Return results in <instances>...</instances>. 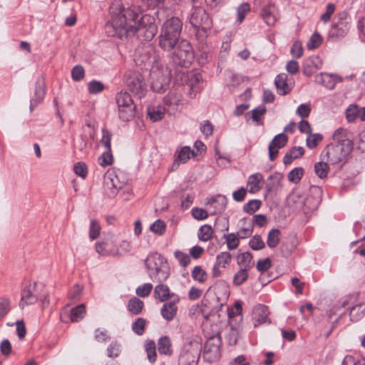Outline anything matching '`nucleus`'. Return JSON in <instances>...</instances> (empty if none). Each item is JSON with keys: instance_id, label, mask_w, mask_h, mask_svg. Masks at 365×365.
Segmentation results:
<instances>
[{"instance_id": "obj_30", "label": "nucleus", "mask_w": 365, "mask_h": 365, "mask_svg": "<svg viewBox=\"0 0 365 365\" xmlns=\"http://www.w3.org/2000/svg\"><path fill=\"white\" fill-rule=\"evenodd\" d=\"M119 118L123 121H129L135 116V106L130 104L125 107L118 108Z\"/></svg>"}, {"instance_id": "obj_56", "label": "nucleus", "mask_w": 365, "mask_h": 365, "mask_svg": "<svg viewBox=\"0 0 365 365\" xmlns=\"http://www.w3.org/2000/svg\"><path fill=\"white\" fill-rule=\"evenodd\" d=\"M146 321L143 318H138L132 325L133 331L138 335H142L145 330Z\"/></svg>"}, {"instance_id": "obj_28", "label": "nucleus", "mask_w": 365, "mask_h": 365, "mask_svg": "<svg viewBox=\"0 0 365 365\" xmlns=\"http://www.w3.org/2000/svg\"><path fill=\"white\" fill-rule=\"evenodd\" d=\"M237 262L245 269H250L255 264L252 260V255L250 252H243L237 255Z\"/></svg>"}, {"instance_id": "obj_64", "label": "nucleus", "mask_w": 365, "mask_h": 365, "mask_svg": "<svg viewBox=\"0 0 365 365\" xmlns=\"http://www.w3.org/2000/svg\"><path fill=\"white\" fill-rule=\"evenodd\" d=\"M164 103L167 106L178 105L180 102V96L175 92H170L164 97Z\"/></svg>"}, {"instance_id": "obj_25", "label": "nucleus", "mask_w": 365, "mask_h": 365, "mask_svg": "<svg viewBox=\"0 0 365 365\" xmlns=\"http://www.w3.org/2000/svg\"><path fill=\"white\" fill-rule=\"evenodd\" d=\"M263 175L259 173L251 175L247 180L249 192L252 194L259 192L262 188L261 183L263 182Z\"/></svg>"}, {"instance_id": "obj_4", "label": "nucleus", "mask_w": 365, "mask_h": 365, "mask_svg": "<svg viewBox=\"0 0 365 365\" xmlns=\"http://www.w3.org/2000/svg\"><path fill=\"white\" fill-rule=\"evenodd\" d=\"M351 150L349 140H339L327 146L322 154L323 160H327L330 164H337L342 161Z\"/></svg>"}, {"instance_id": "obj_47", "label": "nucleus", "mask_w": 365, "mask_h": 365, "mask_svg": "<svg viewBox=\"0 0 365 365\" xmlns=\"http://www.w3.org/2000/svg\"><path fill=\"white\" fill-rule=\"evenodd\" d=\"M11 310V301L6 297H0V319L6 316Z\"/></svg>"}, {"instance_id": "obj_55", "label": "nucleus", "mask_w": 365, "mask_h": 365, "mask_svg": "<svg viewBox=\"0 0 365 365\" xmlns=\"http://www.w3.org/2000/svg\"><path fill=\"white\" fill-rule=\"evenodd\" d=\"M44 90L41 86H38L36 88V97L31 100L30 108L32 110L34 107H36L44 97Z\"/></svg>"}, {"instance_id": "obj_37", "label": "nucleus", "mask_w": 365, "mask_h": 365, "mask_svg": "<svg viewBox=\"0 0 365 365\" xmlns=\"http://www.w3.org/2000/svg\"><path fill=\"white\" fill-rule=\"evenodd\" d=\"M281 232L278 229H272L269 232L267 244L269 247L274 248L276 247L280 240Z\"/></svg>"}, {"instance_id": "obj_34", "label": "nucleus", "mask_w": 365, "mask_h": 365, "mask_svg": "<svg viewBox=\"0 0 365 365\" xmlns=\"http://www.w3.org/2000/svg\"><path fill=\"white\" fill-rule=\"evenodd\" d=\"M115 99L118 108H123L130 104H134L130 95L126 91H120L118 93Z\"/></svg>"}, {"instance_id": "obj_62", "label": "nucleus", "mask_w": 365, "mask_h": 365, "mask_svg": "<svg viewBox=\"0 0 365 365\" xmlns=\"http://www.w3.org/2000/svg\"><path fill=\"white\" fill-rule=\"evenodd\" d=\"M192 216L194 219L197 220H203L207 218L208 213L207 212L200 207H194L191 210Z\"/></svg>"}, {"instance_id": "obj_1", "label": "nucleus", "mask_w": 365, "mask_h": 365, "mask_svg": "<svg viewBox=\"0 0 365 365\" xmlns=\"http://www.w3.org/2000/svg\"><path fill=\"white\" fill-rule=\"evenodd\" d=\"M110 21L106 25V32L110 36L123 38L138 34L139 38L149 41L157 33L154 17L145 14L139 19L140 9L138 6L125 9L119 4L110 8Z\"/></svg>"}, {"instance_id": "obj_18", "label": "nucleus", "mask_w": 365, "mask_h": 365, "mask_svg": "<svg viewBox=\"0 0 365 365\" xmlns=\"http://www.w3.org/2000/svg\"><path fill=\"white\" fill-rule=\"evenodd\" d=\"M35 284H29L21 291L19 307L24 309L26 306L34 304L37 302V297L34 294Z\"/></svg>"}, {"instance_id": "obj_38", "label": "nucleus", "mask_w": 365, "mask_h": 365, "mask_svg": "<svg viewBox=\"0 0 365 365\" xmlns=\"http://www.w3.org/2000/svg\"><path fill=\"white\" fill-rule=\"evenodd\" d=\"M232 255L229 252H222L216 256L215 263L222 268L227 267L231 262Z\"/></svg>"}, {"instance_id": "obj_59", "label": "nucleus", "mask_w": 365, "mask_h": 365, "mask_svg": "<svg viewBox=\"0 0 365 365\" xmlns=\"http://www.w3.org/2000/svg\"><path fill=\"white\" fill-rule=\"evenodd\" d=\"M323 137L321 134H310L307 138V145L309 148H314L322 141Z\"/></svg>"}, {"instance_id": "obj_53", "label": "nucleus", "mask_w": 365, "mask_h": 365, "mask_svg": "<svg viewBox=\"0 0 365 365\" xmlns=\"http://www.w3.org/2000/svg\"><path fill=\"white\" fill-rule=\"evenodd\" d=\"M101 232V226L98 221L93 220L91 222L89 229V237L91 240H96L98 237Z\"/></svg>"}, {"instance_id": "obj_21", "label": "nucleus", "mask_w": 365, "mask_h": 365, "mask_svg": "<svg viewBox=\"0 0 365 365\" xmlns=\"http://www.w3.org/2000/svg\"><path fill=\"white\" fill-rule=\"evenodd\" d=\"M178 299L175 301L165 302L160 310V314L163 318L168 322L172 321L176 316L178 312V306L176 303Z\"/></svg>"}, {"instance_id": "obj_44", "label": "nucleus", "mask_w": 365, "mask_h": 365, "mask_svg": "<svg viewBox=\"0 0 365 365\" xmlns=\"http://www.w3.org/2000/svg\"><path fill=\"white\" fill-rule=\"evenodd\" d=\"M262 205L259 200H251L243 206V210L248 214H252L258 210Z\"/></svg>"}, {"instance_id": "obj_61", "label": "nucleus", "mask_w": 365, "mask_h": 365, "mask_svg": "<svg viewBox=\"0 0 365 365\" xmlns=\"http://www.w3.org/2000/svg\"><path fill=\"white\" fill-rule=\"evenodd\" d=\"M250 246L254 250H259L264 247V242L259 235L254 236L249 242Z\"/></svg>"}, {"instance_id": "obj_58", "label": "nucleus", "mask_w": 365, "mask_h": 365, "mask_svg": "<svg viewBox=\"0 0 365 365\" xmlns=\"http://www.w3.org/2000/svg\"><path fill=\"white\" fill-rule=\"evenodd\" d=\"M250 6L248 3H243L237 8V21L241 23L245 19V16L250 12Z\"/></svg>"}, {"instance_id": "obj_16", "label": "nucleus", "mask_w": 365, "mask_h": 365, "mask_svg": "<svg viewBox=\"0 0 365 365\" xmlns=\"http://www.w3.org/2000/svg\"><path fill=\"white\" fill-rule=\"evenodd\" d=\"M288 140L287 136L280 133L274 136L269 145V157L271 161L274 160L279 153V149L285 146Z\"/></svg>"}, {"instance_id": "obj_41", "label": "nucleus", "mask_w": 365, "mask_h": 365, "mask_svg": "<svg viewBox=\"0 0 365 365\" xmlns=\"http://www.w3.org/2000/svg\"><path fill=\"white\" fill-rule=\"evenodd\" d=\"M192 277L199 283H204L207 278V272L200 266H195L192 271Z\"/></svg>"}, {"instance_id": "obj_40", "label": "nucleus", "mask_w": 365, "mask_h": 365, "mask_svg": "<svg viewBox=\"0 0 365 365\" xmlns=\"http://www.w3.org/2000/svg\"><path fill=\"white\" fill-rule=\"evenodd\" d=\"M223 238L225 240V242L229 250H232L238 247L240 244V238L237 234L230 233L224 235Z\"/></svg>"}, {"instance_id": "obj_20", "label": "nucleus", "mask_w": 365, "mask_h": 365, "mask_svg": "<svg viewBox=\"0 0 365 365\" xmlns=\"http://www.w3.org/2000/svg\"><path fill=\"white\" fill-rule=\"evenodd\" d=\"M158 45L165 51L173 50L179 43V38L160 33L158 36Z\"/></svg>"}, {"instance_id": "obj_15", "label": "nucleus", "mask_w": 365, "mask_h": 365, "mask_svg": "<svg viewBox=\"0 0 365 365\" xmlns=\"http://www.w3.org/2000/svg\"><path fill=\"white\" fill-rule=\"evenodd\" d=\"M261 16L269 26H274L279 19V11L276 5L269 3L262 9Z\"/></svg>"}, {"instance_id": "obj_10", "label": "nucleus", "mask_w": 365, "mask_h": 365, "mask_svg": "<svg viewBox=\"0 0 365 365\" xmlns=\"http://www.w3.org/2000/svg\"><path fill=\"white\" fill-rule=\"evenodd\" d=\"M221 337L219 334L210 337L205 345L203 356L205 360L212 362L221 356Z\"/></svg>"}, {"instance_id": "obj_60", "label": "nucleus", "mask_w": 365, "mask_h": 365, "mask_svg": "<svg viewBox=\"0 0 365 365\" xmlns=\"http://www.w3.org/2000/svg\"><path fill=\"white\" fill-rule=\"evenodd\" d=\"M175 257L182 267H185L190 263V256L182 251H176L175 252Z\"/></svg>"}, {"instance_id": "obj_48", "label": "nucleus", "mask_w": 365, "mask_h": 365, "mask_svg": "<svg viewBox=\"0 0 365 365\" xmlns=\"http://www.w3.org/2000/svg\"><path fill=\"white\" fill-rule=\"evenodd\" d=\"M322 43V38L318 33H314L309 38L307 43V48L309 50H312L318 48L321 43Z\"/></svg>"}, {"instance_id": "obj_51", "label": "nucleus", "mask_w": 365, "mask_h": 365, "mask_svg": "<svg viewBox=\"0 0 365 365\" xmlns=\"http://www.w3.org/2000/svg\"><path fill=\"white\" fill-rule=\"evenodd\" d=\"M304 175V169L302 168H296L292 170L288 174V180L290 182H298Z\"/></svg>"}, {"instance_id": "obj_19", "label": "nucleus", "mask_w": 365, "mask_h": 365, "mask_svg": "<svg viewBox=\"0 0 365 365\" xmlns=\"http://www.w3.org/2000/svg\"><path fill=\"white\" fill-rule=\"evenodd\" d=\"M315 81L328 89H334L337 81L341 79L336 75L321 73L315 76Z\"/></svg>"}, {"instance_id": "obj_36", "label": "nucleus", "mask_w": 365, "mask_h": 365, "mask_svg": "<svg viewBox=\"0 0 365 365\" xmlns=\"http://www.w3.org/2000/svg\"><path fill=\"white\" fill-rule=\"evenodd\" d=\"M365 314V304L359 303L351 307L349 315L352 321H358Z\"/></svg>"}, {"instance_id": "obj_35", "label": "nucleus", "mask_w": 365, "mask_h": 365, "mask_svg": "<svg viewBox=\"0 0 365 365\" xmlns=\"http://www.w3.org/2000/svg\"><path fill=\"white\" fill-rule=\"evenodd\" d=\"M213 230L209 225L201 226L197 232V237L202 242H207L212 237Z\"/></svg>"}, {"instance_id": "obj_17", "label": "nucleus", "mask_w": 365, "mask_h": 365, "mask_svg": "<svg viewBox=\"0 0 365 365\" xmlns=\"http://www.w3.org/2000/svg\"><path fill=\"white\" fill-rule=\"evenodd\" d=\"M269 314L268 307L262 304L255 306L252 311V319L255 322V327L266 322L270 323L271 321L269 318Z\"/></svg>"}, {"instance_id": "obj_63", "label": "nucleus", "mask_w": 365, "mask_h": 365, "mask_svg": "<svg viewBox=\"0 0 365 365\" xmlns=\"http://www.w3.org/2000/svg\"><path fill=\"white\" fill-rule=\"evenodd\" d=\"M89 93L92 94H97L104 89L103 84L97 81H92L88 85Z\"/></svg>"}, {"instance_id": "obj_7", "label": "nucleus", "mask_w": 365, "mask_h": 365, "mask_svg": "<svg viewBox=\"0 0 365 365\" xmlns=\"http://www.w3.org/2000/svg\"><path fill=\"white\" fill-rule=\"evenodd\" d=\"M124 82L128 90L140 98L146 93V83L143 76L133 71H127L124 74Z\"/></svg>"}, {"instance_id": "obj_52", "label": "nucleus", "mask_w": 365, "mask_h": 365, "mask_svg": "<svg viewBox=\"0 0 365 365\" xmlns=\"http://www.w3.org/2000/svg\"><path fill=\"white\" fill-rule=\"evenodd\" d=\"M153 289V284L151 283H145L137 287L135 292L140 297H147L151 293Z\"/></svg>"}, {"instance_id": "obj_6", "label": "nucleus", "mask_w": 365, "mask_h": 365, "mask_svg": "<svg viewBox=\"0 0 365 365\" xmlns=\"http://www.w3.org/2000/svg\"><path fill=\"white\" fill-rule=\"evenodd\" d=\"M173 63L181 67H189L194 61V53L191 44L185 41H180L172 54Z\"/></svg>"}, {"instance_id": "obj_31", "label": "nucleus", "mask_w": 365, "mask_h": 365, "mask_svg": "<svg viewBox=\"0 0 365 365\" xmlns=\"http://www.w3.org/2000/svg\"><path fill=\"white\" fill-rule=\"evenodd\" d=\"M304 153V149L301 147H293L289 152H287L283 160V163L285 165H289L292 163L294 159L302 157Z\"/></svg>"}, {"instance_id": "obj_39", "label": "nucleus", "mask_w": 365, "mask_h": 365, "mask_svg": "<svg viewBox=\"0 0 365 365\" xmlns=\"http://www.w3.org/2000/svg\"><path fill=\"white\" fill-rule=\"evenodd\" d=\"M314 171L317 175L321 179H324L327 178L329 171V167L328 163L325 162H319L314 165Z\"/></svg>"}, {"instance_id": "obj_23", "label": "nucleus", "mask_w": 365, "mask_h": 365, "mask_svg": "<svg viewBox=\"0 0 365 365\" xmlns=\"http://www.w3.org/2000/svg\"><path fill=\"white\" fill-rule=\"evenodd\" d=\"M174 295L173 293L170 292V288L166 284H160L154 289V298L162 302H165Z\"/></svg>"}, {"instance_id": "obj_3", "label": "nucleus", "mask_w": 365, "mask_h": 365, "mask_svg": "<svg viewBox=\"0 0 365 365\" xmlns=\"http://www.w3.org/2000/svg\"><path fill=\"white\" fill-rule=\"evenodd\" d=\"M149 277L158 281L165 280L169 276V269L165 258L158 253H153L145 260Z\"/></svg>"}, {"instance_id": "obj_26", "label": "nucleus", "mask_w": 365, "mask_h": 365, "mask_svg": "<svg viewBox=\"0 0 365 365\" xmlns=\"http://www.w3.org/2000/svg\"><path fill=\"white\" fill-rule=\"evenodd\" d=\"M207 205L214 209L212 215L222 212L227 206V198L222 195H217L208 200Z\"/></svg>"}, {"instance_id": "obj_11", "label": "nucleus", "mask_w": 365, "mask_h": 365, "mask_svg": "<svg viewBox=\"0 0 365 365\" xmlns=\"http://www.w3.org/2000/svg\"><path fill=\"white\" fill-rule=\"evenodd\" d=\"M125 185V182L121 181L115 173H107L104 176V192L108 197L113 198L116 196Z\"/></svg>"}, {"instance_id": "obj_29", "label": "nucleus", "mask_w": 365, "mask_h": 365, "mask_svg": "<svg viewBox=\"0 0 365 365\" xmlns=\"http://www.w3.org/2000/svg\"><path fill=\"white\" fill-rule=\"evenodd\" d=\"M143 307V302L135 297L130 298L128 302L127 308L128 311L134 315L140 314Z\"/></svg>"}, {"instance_id": "obj_43", "label": "nucleus", "mask_w": 365, "mask_h": 365, "mask_svg": "<svg viewBox=\"0 0 365 365\" xmlns=\"http://www.w3.org/2000/svg\"><path fill=\"white\" fill-rule=\"evenodd\" d=\"M248 278V270L241 268L233 277V284L240 286L247 281Z\"/></svg>"}, {"instance_id": "obj_5", "label": "nucleus", "mask_w": 365, "mask_h": 365, "mask_svg": "<svg viewBox=\"0 0 365 365\" xmlns=\"http://www.w3.org/2000/svg\"><path fill=\"white\" fill-rule=\"evenodd\" d=\"M322 190L317 186H312L310 188V195L304 199L299 194H292L288 198L289 204H296L295 208L303 209L305 206L308 210L316 209L322 200Z\"/></svg>"}, {"instance_id": "obj_50", "label": "nucleus", "mask_w": 365, "mask_h": 365, "mask_svg": "<svg viewBox=\"0 0 365 365\" xmlns=\"http://www.w3.org/2000/svg\"><path fill=\"white\" fill-rule=\"evenodd\" d=\"M193 154V152L189 147H183L178 153L176 161H179L182 163H185Z\"/></svg>"}, {"instance_id": "obj_13", "label": "nucleus", "mask_w": 365, "mask_h": 365, "mask_svg": "<svg viewBox=\"0 0 365 365\" xmlns=\"http://www.w3.org/2000/svg\"><path fill=\"white\" fill-rule=\"evenodd\" d=\"M96 250L103 256L115 255L118 252L116 241L113 236L107 237L102 242H97Z\"/></svg>"}, {"instance_id": "obj_42", "label": "nucleus", "mask_w": 365, "mask_h": 365, "mask_svg": "<svg viewBox=\"0 0 365 365\" xmlns=\"http://www.w3.org/2000/svg\"><path fill=\"white\" fill-rule=\"evenodd\" d=\"M98 164L105 168L110 165L113 163V156L111 153V150H106L98 158Z\"/></svg>"}, {"instance_id": "obj_46", "label": "nucleus", "mask_w": 365, "mask_h": 365, "mask_svg": "<svg viewBox=\"0 0 365 365\" xmlns=\"http://www.w3.org/2000/svg\"><path fill=\"white\" fill-rule=\"evenodd\" d=\"M359 107L356 105H350L346 110V118L349 122H354L359 118Z\"/></svg>"}, {"instance_id": "obj_49", "label": "nucleus", "mask_w": 365, "mask_h": 365, "mask_svg": "<svg viewBox=\"0 0 365 365\" xmlns=\"http://www.w3.org/2000/svg\"><path fill=\"white\" fill-rule=\"evenodd\" d=\"M150 230L158 235H163L166 229L165 223L161 220H157L150 226Z\"/></svg>"}, {"instance_id": "obj_22", "label": "nucleus", "mask_w": 365, "mask_h": 365, "mask_svg": "<svg viewBox=\"0 0 365 365\" xmlns=\"http://www.w3.org/2000/svg\"><path fill=\"white\" fill-rule=\"evenodd\" d=\"M277 93L281 96L288 94L291 91V87L287 83V76L286 73L278 74L274 80Z\"/></svg>"}, {"instance_id": "obj_9", "label": "nucleus", "mask_w": 365, "mask_h": 365, "mask_svg": "<svg viewBox=\"0 0 365 365\" xmlns=\"http://www.w3.org/2000/svg\"><path fill=\"white\" fill-rule=\"evenodd\" d=\"M190 24L196 29H201L205 34L212 27V20L206 11L202 7L192 9L190 17Z\"/></svg>"}, {"instance_id": "obj_14", "label": "nucleus", "mask_w": 365, "mask_h": 365, "mask_svg": "<svg viewBox=\"0 0 365 365\" xmlns=\"http://www.w3.org/2000/svg\"><path fill=\"white\" fill-rule=\"evenodd\" d=\"M182 26V24L180 19L172 17L164 22L161 27L160 33L180 38Z\"/></svg>"}, {"instance_id": "obj_2", "label": "nucleus", "mask_w": 365, "mask_h": 365, "mask_svg": "<svg viewBox=\"0 0 365 365\" xmlns=\"http://www.w3.org/2000/svg\"><path fill=\"white\" fill-rule=\"evenodd\" d=\"M150 86L153 91H165L170 81V71L159 58L154 59L150 71Z\"/></svg>"}, {"instance_id": "obj_24", "label": "nucleus", "mask_w": 365, "mask_h": 365, "mask_svg": "<svg viewBox=\"0 0 365 365\" xmlns=\"http://www.w3.org/2000/svg\"><path fill=\"white\" fill-rule=\"evenodd\" d=\"M350 24L347 21H340L334 24L330 31L331 37L342 38L349 32Z\"/></svg>"}, {"instance_id": "obj_12", "label": "nucleus", "mask_w": 365, "mask_h": 365, "mask_svg": "<svg viewBox=\"0 0 365 365\" xmlns=\"http://www.w3.org/2000/svg\"><path fill=\"white\" fill-rule=\"evenodd\" d=\"M86 308L83 304H79L68 311L64 308L61 313V320L64 323L77 322L81 321L85 316Z\"/></svg>"}, {"instance_id": "obj_57", "label": "nucleus", "mask_w": 365, "mask_h": 365, "mask_svg": "<svg viewBox=\"0 0 365 365\" xmlns=\"http://www.w3.org/2000/svg\"><path fill=\"white\" fill-rule=\"evenodd\" d=\"M290 53L294 58H301L304 53V48L302 43L299 41L294 42L292 46Z\"/></svg>"}, {"instance_id": "obj_45", "label": "nucleus", "mask_w": 365, "mask_h": 365, "mask_svg": "<svg viewBox=\"0 0 365 365\" xmlns=\"http://www.w3.org/2000/svg\"><path fill=\"white\" fill-rule=\"evenodd\" d=\"M145 351L148 359L150 362H154L157 358L155 343L153 341H149L145 344Z\"/></svg>"}, {"instance_id": "obj_32", "label": "nucleus", "mask_w": 365, "mask_h": 365, "mask_svg": "<svg viewBox=\"0 0 365 365\" xmlns=\"http://www.w3.org/2000/svg\"><path fill=\"white\" fill-rule=\"evenodd\" d=\"M147 114L153 122L161 120L165 115V108L162 106H150L147 108Z\"/></svg>"}, {"instance_id": "obj_27", "label": "nucleus", "mask_w": 365, "mask_h": 365, "mask_svg": "<svg viewBox=\"0 0 365 365\" xmlns=\"http://www.w3.org/2000/svg\"><path fill=\"white\" fill-rule=\"evenodd\" d=\"M283 175L281 173L275 172L268 178L267 189L269 192H277L282 187V181Z\"/></svg>"}, {"instance_id": "obj_33", "label": "nucleus", "mask_w": 365, "mask_h": 365, "mask_svg": "<svg viewBox=\"0 0 365 365\" xmlns=\"http://www.w3.org/2000/svg\"><path fill=\"white\" fill-rule=\"evenodd\" d=\"M171 341L167 336H162L158 340V351L161 354L170 355L172 354Z\"/></svg>"}, {"instance_id": "obj_54", "label": "nucleus", "mask_w": 365, "mask_h": 365, "mask_svg": "<svg viewBox=\"0 0 365 365\" xmlns=\"http://www.w3.org/2000/svg\"><path fill=\"white\" fill-rule=\"evenodd\" d=\"M111 133L106 128L102 130V138L101 143L104 145L106 150H111Z\"/></svg>"}, {"instance_id": "obj_8", "label": "nucleus", "mask_w": 365, "mask_h": 365, "mask_svg": "<svg viewBox=\"0 0 365 365\" xmlns=\"http://www.w3.org/2000/svg\"><path fill=\"white\" fill-rule=\"evenodd\" d=\"M201 348V345L197 341L185 345L179 356L178 365H197Z\"/></svg>"}]
</instances>
